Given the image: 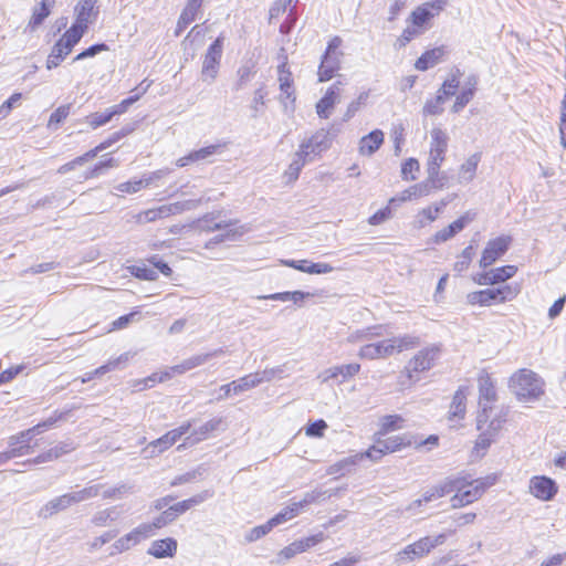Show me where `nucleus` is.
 <instances>
[{"mask_svg": "<svg viewBox=\"0 0 566 566\" xmlns=\"http://www.w3.org/2000/svg\"><path fill=\"white\" fill-rule=\"evenodd\" d=\"M544 380L535 371L522 368L514 373L509 387L520 401L532 402L544 395Z\"/></svg>", "mask_w": 566, "mask_h": 566, "instance_id": "f257e3e1", "label": "nucleus"}, {"mask_svg": "<svg viewBox=\"0 0 566 566\" xmlns=\"http://www.w3.org/2000/svg\"><path fill=\"white\" fill-rule=\"evenodd\" d=\"M213 493L209 490H205L187 500L180 501L174 505L168 506L151 523H144L150 526L151 536L155 535L156 531L172 523L179 515L186 513L193 506L203 503L206 500L212 497Z\"/></svg>", "mask_w": 566, "mask_h": 566, "instance_id": "f03ea898", "label": "nucleus"}, {"mask_svg": "<svg viewBox=\"0 0 566 566\" xmlns=\"http://www.w3.org/2000/svg\"><path fill=\"white\" fill-rule=\"evenodd\" d=\"M441 354V347L432 344L420 349L415 354L401 371V376H406L410 384L419 381V374L430 370Z\"/></svg>", "mask_w": 566, "mask_h": 566, "instance_id": "7ed1b4c3", "label": "nucleus"}, {"mask_svg": "<svg viewBox=\"0 0 566 566\" xmlns=\"http://www.w3.org/2000/svg\"><path fill=\"white\" fill-rule=\"evenodd\" d=\"M494 481L495 479L490 476L472 481L460 478V488L457 489L455 495L451 499L452 507L465 506L479 500L485 490L493 485Z\"/></svg>", "mask_w": 566, "mask_h": 566, "instance_id": "20e7f679", "label": "nucleus"}, {"mask_svg": "<svg viewBox=\"0 0 566 566\" xmlns=\"http://www.w3.org/2000/svg\"><path fill=\"white\" fill-rule=\"evenodd\" d=\"M342 44V40L338 36L332 39L322 56L321 64L318 66V81H329L340 67L342 53L338 48Z\"/></svg>", "mask_w": 566, "mask_h": 566, "instance_id": "39448f33", "label": "nucleus"}, {"mask_svg": "<svg viewBox=\"0 0 566 566\" xmlns=\"http://www.w3.org/2000/svg\"><path fill=\"white\" fill-rule=\"evenodd\" d=\"M151 537V528L144 523L133 528L129 533L116 539L112 545L109 556L122 554L138 545L140 542Z\"/></svg>", "mask_w": 566, "mask_h": 566, "instance_id": "423d86ee", "label": "nucleus"}, {"mask_svg": "<svg viewBox=\"0 0 566 566\" xmlns=\"http://www.w3.org/2000/svg\"><path fill=\"white\" fill-rule=\"evenodd\" d=\"M222 50H223V38L218 36L208 48L203 63H202V70L201 75L203 81L209 80L212 82L219 71L220 61L222 56Z\"/></svg>", "mask_w": 566, "mask_h": 566, "instance_id": "0eeeda50", "label": "nucleus"}, {"mask_svg": "<svg viewBox=\"0 0 566 566\" xmlns=\"http://www.w3.org/2000/svg\"><path fill=\"white\" fill-rule=\"evenodd\" d=\"M332 145L329 132L322 128L315 132L308 139H305L300 145L298 150L303 153L308 159L313 160L315 156L321 155L327 150Z\"/></svg>", "mask_w": 566, "mask_h": 566, "instance_id": "6e6552de", "label": "nucleus"}, {"mask_svg": "<svg viewBox=\"0 0 566 566\" xmlns=\"http://www.w3.org/2000/svg\"><path fill=\"white\" fill-rule=\"evenodd\" d=\"M511 243V238L506 235L497 237L493 240H490L486 243L482 252V256L480 259V266L486 269L496 262L501 256H503L509 250Z\"/></svg>", "mask_w": 566, "mask_h": 566, "instance_id": "1a4fd4ad", "label": "nucleus"}, {"mask_svg": "<svg viewBox=\"0 0 566 566\" xmlns=\"http://www.w3.org/2000/svg\"><path fill=\"white\" fill-rule=\"evenodd\" d=\"M531 493L541 501H551L558 492L556 482L545 475L533 476L530 481Z\"/></svg>", "mask_w": 566, "mask_h": 566, "instance_id": "9d476101", "label": "nucleus"}, {"mask_svg": "<svg viewBox=\"0 0 566 566\" xmlns=\"http://www.w3.org/2000/svg\"><path fill=\"white\" fill-rule=\"evenodd\" d=\"M517 272V268L515 265H503L496 269H491L490 271H484L474 276V281L479 285H494L504 283L509 279L513 277Z\"/></svg>", "mask_w": 566, "mask_h": 566, "instance_id": "9b49d317", "label": "nucleus"}, {"mask_svg": "<svg viewBox=\"0 0 566 566\" xmlns=\"http://www.w3.org/2000/svg\"><path fill=\"white\" fill-rule=\"evenodd\" d=\"M340 85L342 83L339 81L335 82L327 88L324 96L316 103V114L319 118L327 119L331 116L333 108L340 99Z\"/></svg>", "mask_w": 566, "mask_h": 566, "instance_id": "f8f14e48", "label": "nucleus"}, {"mask_svg": "<svg viewBox=\"0 0 566 566\" xmlns=\"http://www.w3.org/2000/svg\"><path fill=\"white\" fill-rule=\"evenodd\" d=\"M428 545L429 544L426 542L424 537H421L420 539L407 545L403 549L399 551L396 554V562L398 564H406L408 562L423 558L431 552Z\"/></svg>", "mask_w": 566, "mask_h": 566, "instance_id": "ddd939ff", "label": "nucleus"}, {"mask_svg": "<svg viewBox=\"0 0 566 566\" xmlns=\"http://www.w3.org/2000/svg\"><path fill=\"white\" fill-rule=\"evenodd\" d=\"M74 505L71 493H65L48 501L38 512V516L48 520L53 515L67 510Z\"/></svg>", "mask_w": 566, "mask_h": 566, "instance_id": "4468645a", "label": "nucleus"}, {"mask_svg": "<svg viewBox=\"0 0 566 566\" xmlns=\"http://www.w3.org/2000/svg\"><path fill=\"white\" fill-rule=\"evenodd\" d=\"M186 206L195 207L196 205L193 201L164 205L158 208L146 210L144 212V217L147 222H154L158 219L167 218L169 216L182 212L186 209Z\"/></svg>", "mask_w": 566, "mask_h": 566, "instance_id": "2eb2a0df", "label": "nucleus"}, {"mask_svg": "<svg viewBox=\"0 0 566 566\" xmlns=\"http://www.w3.org/2000/svg\"><path fill=\"white\" fill-rule=\"evenodd\" d=\"M474 219V214H471L470 212H465L460 218H458L455 221L450 223L447 228H443L442 230L438 231L433 237V242L439 244L443 243L451 238H453L457 233L462 231L468 223H470Z\"/></svg>", "mask_w": 566, "mask_h": 566, "instance_id": "dca6fc26", "label": "nucleus"}, {"mask_svg": "<svg viewBox=\"0 0 566 566\" xmlns=\"http://www.w3.org/2000/svg\"><path fill=\"white\" fill-rule=\"evenodd\" d=\"M392 354L394 349L390 339H385L363 346L359 349L358 356L364 359H378L389 357Z\"/></svg>", "mask_w": 566, "mask_h": 566, "instance_id": "f3484780", "label": "nucleus"}, {"mask_svg": "<svg viewBox=\"0 0 566 566\" xmlns=\"http://www.w3.org/2000/svg\"><path fill=\"white\" fill-rule=\"evenodd\" d=\"M224 353L223 348H218L212 352L206 354L195 355L182 360L180 364L171 367L172 373L175 374H184L188 370H191L198 366L206 364L209 359L213 357H218Z\"/></svg>", "mask_w": 566, "mask_h": 566, "instance_id": "a211bd4d", "label": "nucleus"}, {"mask_svg": "<svg viewBox=\"0 0 566 566\" xmlns=\"http://www.w3.org/2000/svg\"><path fill=\"white\" fill-rule=\"evenodd\" d=\"M448 135L441 128L431 130V148L429 159L443 163L444 154L448 148Z\"/></svg>", "mask_w": 566, "mask_h": 566, "instance_id": "6ab92c4d", "label": "nucleus"}, {"mask_svg": "<svg viewBox=\"0 0 566 566\" xmlns=\"http://www.w3.org/2000/svg\"><path fill=\"white\" fill-rule=\"evenodd\" d=\"M360 370V365L356 363L352 364H345V365H338L327 368L323 373V381H327L331 379H335L337 377H342V379L338 381L339 384L345 382L349 378H353L356 376Z\"/></svg>", "mask_w": 566, "mask_h": 566, "instance_id": "aec40b11", "label": "nucleus"}, {"mask_svg": "<svg viewBox=\"0 0 566 566\" xmlns=\"http://www.w3.org/2000/svg\"><path fill=\"white\" fill-rule=\"evenodd\" d=\"M97 2L98 0H80L74 9L75 21L88 28L98 15V9L95 8Z\"/></svg>", "mask_w": 566, "mask_h": 566, "instance_id": "412c9836", "label": "nucleus"}, {"mask_svg": "<svg viewBox=\"0 0 566 566\" xmlns=\"http://www.w3.org/2000/svg\"><path fill=\"white\" fill-rule=\"evenodd\" d=\"M176 552L177 541L172 537L154 541L147 551L155 558L172 557Z\"/></svg>", "mask_w": 566, "mask_h": 566, "instance_id": "4be33fe9", "label": "nucleus"}, {"mask_svg": "<svg viewBox=\"0 0 566 566\" xmlns=\"http://www.w3.org/2000/svg\"><path fill=\"white\" fill-rule=\"evenodd\" d=\"M382 143L384 133L380 129H374L360 138L359 154L363 156H371L380 148Z\"/></svg>", "mask_w": 566, "mask_h": 566, "instance_id": "5701e85b", "label": "nucleus"}, {"mask_svg": "<svg viewBox=\"0 0 566 566\" xmlns=\"http://www.w3.org/2000/svg\"><path fill=\"white\" fill-rule=\"evenodd\" d=\"M377 443L381 447L382 453H392L402 448L410 447L413 443V437L411 434H400L389 437L385 440H381L380 437L376 439Z\"/></svg>", "mask_w": 566, "mask_h": 566, "instance_id": "b1692460", "label": "nucleus"}, {"mask_svg": "<svg viewBox=\"0 0 566 566\" xmlns=\"http://www.w3.org/2000/svg\"><path fill=\"white\" fill-rule=\"evenodd\" d=\"M444 53L446 51L443 46L428 50L416 61L415 66L419 71H427L437 65L442 60Z\"/></svg>", "mask_w": 566, "mask_h": 566, "instance_id": "393cba45", "label": "nucleus"}, {"mask_svg": "<svg viewBox=\"0 0 566 566\" xmlns=\"http://www.w3.org/2000/svg\"><path fill=\"white\" fill-rule=\"evenodd\" d=\"M495 289H486L481 291L471 292L468 294L467 300L471 305L490 306L497 303V295Z\"/></svg>", "mask_w": 566, "mask_h": 566, "instance_id": "a878e982", "label": "nucleus"}, {"mask_svg": "<svg viewBox=\"0 0 566 566\" xmlns=\"http://www.w3.org/2000/svg\"><path fill=\"white\" fill-rule=\"evenodd\" d=\"M389 339L392 345L394 354L413 349L421 343L420 337L412 334L399 335Z\"/></svg>", "mask_w": 566, "mask_h": 566, "instance_id": "bb28decb", "label": "nucleus"}, {"mask_svg": "<svg viewBox=\"0 0 566 566\" xmlns=\"http://www.w3.org/2000/svg\"><path fill=\"white\" fill-rule=\"evenodd\" d=\"M403 418L400 415H387L380 418L379 429L375 433L376 437H384L387 433L401 429Z\"/></svg>", "mask_w": 566, "mask_h": 566, "instance_id": "cd10ccee", "label": "nucleus"}, {"mask_svg": "<svg viewBox=\"0 0 566 566\" xmlns=\"http://www.w3.org/2000/svg\"><path fill=\"white\" fill-rule=\"evenodd\" d=\"M55 0H41L40 7H35L32 12V17L29 21V27L35 29L43 23V21L50 15L51 9L54 6Z\"/></svg>", "mask_w": 566, "mask_h": 566, "instance_id": "c85d7f7f", "label": "nucleus"}, {"mask_svg": "<svg viewBox=\"0 0 566 566\" xmlns=\"http://www.w3.org/2000/svg\"><path fill=\"white\" fill-rule=\"evenodd\" d=\"M119 517V513L115 506L97 511L91 518V523L96 527H105Z\"/></svg>", "mask_w": 566, "mask_h": 566, "instance_id": "c756f323", "label": "nucleus"}, {"mask_svg": "<svg viewBox=\"0 0 566 566\" xmlns=\"http://www.w3.org/2000/svg\"><path fill=\"white\" fill-rule=\"evenodd\" d=\"M214 213H207L195 222V228L199 231L211 232L226 229L231 226V222H216Z\"/></svg>", "mask_w": 566, "mask_h": 566, "instance_id": "7c9ffc66", "label": "nucleus"}, {"mask_svg": "<svg viewBox=\"0 0 566 566\" xmlns=\"http://www.w3.org/2000/svg\"><path fill=\"white\" fill-rule=\"evenodd\" d=\"M179 439L177 438V434L174 433L172 430L165 433L163 437L151 441L146 450H149L151 454L161 453L168 448H170L172 444H175Z\"/></svg>", "mask_w": 566, "mask_h": 566, "instance_id": "2f4dec72", "label": "nucleus"}, {"mask_svg": "<svg viewBox=\"0 0 566 566\" xmlns=\"http://www.w3.org/2000/svg\"><path fill=\"white\" fill-rule=\"evenodd\" d=\"M479 402H486L488 405H491V402L496 400L495 387L489 375L479 379Z\"/></svg>", "mask_w": 566, "mask_h": 566, "instance_id": "473e14b6", "label": "nucleus"}, {"mask_svg": "<svg viewBox=\"0 0 566 566\" xmlns=\"http://www.w3.org/2000/svg\"><path fill=\"white\" fill-rule=\"evenodd\" d=\"M360 460H361V455H358V453L347 457V458H344V459L337 461L336 463H334L333 465H331L328 473H331V474L339 473L342 475H344L346 473H350Z\"/></svg>", "mask_w": 566, "mask_h": 566, "instance_id": "72a5a7b5", "label": "nucleus"}, {"mask_svg": "<svg viewBox=\"0 0 566 566\" xmlns=\"http://www.w3.org/2000/svg\"><path fill=\"white\" fill-rule=\"evenodd\" d=\"M86 30L87 27L75 21L70 29L65 31L61 40H63L67 46L74 48L81 41Z\"/></svg>", "mask_w": 566, "mask_h": 566, "instance_id": "f704fd0d", "label": "nucleus"}, {"mask_svg": "<svg viewBox=\"0 0 566 566\" xmlns=\"http://www.w3.org/2000/svg\"><path fill=\"white\" fill-rule=\"evenodd\" d=\"M223 420L222 418H213L195 429L192 436H195V441H202L207 439L213 431L220 429Z\"/></svg>", "mask_w": 566, "mask_h": 566, "instance_id": "c9c22d12", "label": "nucleus"}, {"mask_svg": "<svg viewBox=\"0 0 566 566\" xmlns=\"http://www.w3.org/2000/svg\"><path fill=\"white\" fill-rule=\"evenodd\" d=\"M304 151L297 150L294 155V158L292 163L290 164L287 170L285 171V175L287 176L290 181H295L302 168L305 166L307 161H311L304 154Z\"/></svg>", "mask_w": 566, "mask_h": 566, "instance_id": "e433bc0d", "label": "nucleus"}, {"mask_svg": "<svg viewBox=\"0 0 566 566\" xmlns=\"http://www.w3.org/2000/svg\"><path fill=\"white\" fill-rule=\"evenodd\" d=\"M481 160V155L479 153H475L471 155L464 164L460 167V176L465 181L473 180L475 176V171L478 168V165Z\"/></svg>", "mask_w": 566, "mask_h": 566, "instance_id": "4c0bfd02", "label": "nucleus"}, {"mask_svg": "<svg viewBox=\"0 0 566 566\" xmlns=\"http://www.w3.org/2000/svg\"><path fill=\"white\" fill-rule=\"evenodd\" d=\"M103 484H93L83 488L82 490L70 492L74 504L96 497L101 494Z\"/></svg>", "mask_w": 566, "mask_h": 566, "instance_id": "58836bf2", "label": "nucleus"}, {"mask_svg": "<svg viewBox=\"0 0 566 566\" xmlns=\"http://www.w3.org/2000/svg\"><path fill=\"white\" fill-rule=\"evenodd\" d=\"M311 295H312L311 293H306V292H302V291H293V292L274 293V294H271L268 296H263L262 298L275 300V301H282V302L292 301L295 304H297V303L302 302L303 300L310 297Z\"/></svg>", "mask_w": 566, "mask_h": 566, "instance_id": "ea45409f", "label": "nucleus"}, {"mask_svg": "<svg viewBox=\"0 0 566 566\" xmlns=\"http://www.w3.org/2000/svg\"><path fill=\"white\" fill-rule=\"evenodd\" d=\"M465 413V394L462 389H458L453 395L450 406V415L452 418H463Z\"/></svg>", "mask_w": 566, "mask_h": 566, "instance_id": "a19ab883", "label": "nucleus"}, {"mask_svg": "<svg viewBox=\"0 0 566 566\" xmlns=\"http://www.w3.org/2000/svg\"><path fill=\"white\" fill-rule=\"evenodd\" d=\"M284 67H285V64H282L281 66H279L280 90L285 95L286 98H292L293 101H295L294 92L292 90V84H293L292 74L290 71H285Z\"/></svg>", "mask_w": 566, "mask_h": 566, "instance_id": "79ce46f5", "label": "nucleus"}, {"mask_svg": "<svg viewBox=\"0 0 566 566\" xmlns=\"http://www.w3.org/2000/svg\"><path fill=\"white\" fill-rule=\"evenodd\" d=\"M261 382L258 371L253 374L245 375L238 380H235L234 394H240L245 390L252 389L259 386Z\"/></svg>", "mask_w": 566, "mask_h": 566, "instance_id": "37998d69", "label": "nucleus"}, {"mask_svg": "<svg viewBox=\"0 0 566 566\" xmlns=\"http://www.w3.org/2000/svg\"><path fill=\"white\" fill-rule=\"evenodd\" d=\"M433 17L431 10L428 7H418L410 14V22L418 29L423 27Z\"/></svg>", "mask_w": 566, "mask_h": 566, "instance_id": "c03bdc74", "label": "nucleus"}, {"mask_svg": "<svg viewBox=\"0 0 566 566\" xmlns=\"http://www.w3.org/2000/svg\"><path fill=\"white\" fill-rule=\"evenodd\" d=\"M461 76V70L459 67H454L449 74L448 78L442 83L441 87L447 92L448 95H455V92L460 85Z\"/></svg>", "mask_w": 566, "mask_h": 566, "instance_id": "a18cd8bd", "label": "nucleus"}, {"mask_svg": "<svg viewBox=\"0 0 566 566\" xmlns=\"http://www.w3.org/2000/svg\"><path fill=\"white\" fill-rule=\"evenodd\" d=\"M474 254L475 251L473 245H468L458 256V261L454 263L453 270L458 273L465 271L469 268Z\"/></svg>", "mask_w": 566, "mask_h": 566, "instance_id": "49530a36", "label": "nucleus"}, {"mask_svg": "<svg viewBox=\"0 0 566 566\" xmlns=\"http://www.w3.org/2000/svg\"><path fill=\"white\" fill-rule=\"evenodd\" d=\"M130 273L137 279L147 281H155L158 277L157 271L145 263L130 266Z\"/></svg>", "mask_w": 566, "mask_h": 566, "instance_id": "de8ad7c7", "label": "nucleus"}, {"mask_svg": "<svg viewBox=\"0 0 566 566\" xmlns=\"http://www.w3.org/2000/svg\"><path fill=\"white\" fill-rule=\"evenodd\" d=\"M297 514V509L294 507V505L291 503L273 517H271L268 522L271 524V527L274 528L275 526L295 517Z\"/></svg>", "mask_w": 566, "mask_h": 566, "instance_id": "09e8293b", "label": "nucleus"}, {"mask_svg": "<svg viewBox=\"0 0 566 566\" xmlns=\"http://www.w3.org/2000/svg\"><path fill=\"white\" fill-rule=\"evenodd\" d=\"M265 96H266V91H265L264 86H261L254 91L253 99L250 105V108L252 111V114H251L252 118H256L263 112V106L265 104Z\"/></svg>", "mask_w": 566, "mask_h": 566, "instance_id": "8fccbe9b", "label": "nucleus"}, {"mask_svg": "<svg viewBox=\"0 0 566 566\" xmlns=\"http://www.w3.org/2000/svg\"><path fill=\"white\" fill-rule=\"evenodd\" d=\"M497 303H504L507 301H512L520 293L518 284H505L501 287H496Z\"/></svg>", "mask_w": 566, "mask_h": 566, "instance_id": "3c124183", "label": "nucleus"}, {"mask_svg": "<svg viewBox=\"0 0 566 566\" xmlns=\"http://www.w3.org/2000/svg\"><path fill=\"white\" fill-rule=\"evenodd\" d=\"M419 169V161L415 158H409L401 165V178L406 181L416 180V172H418Z\"/></svg>", "mask_w": 566, "mask_h": 566, "instance_id": "603ef678", "label": "nucleus"}, {"mask_svg": "<svg viewBox=\"0 0 566 566\" xmlns=\"http://www.w3.org/2000/svg\"><path fill=\"white\" fill-rule=\"evenodd\" d=\"M433 488L436 490V495H438L440 499L453 491H457V489L460 488V478H448L442 483L434 485Z\"/></svg>", "mask_w": 566, "mask_h": 566, "instance_id": "864d4df0", "label": "nucleus"}, {"mask_svg": "<svg viewBox=\"0 0 566 566\" xmlns=\"http://www.w3.org/2000/svg\"><path fill=\"white\" fill-rule=\"evenodd\" d=\"M369 93L368 92H361L358 97L349 103L347 106V109L344 114L343 120L348 122L350 118L355 116V114L359 111L360 106L366 103L368 99Z\"/></svg>", "mask_w": 566, "mask_h": 566, "instance_id": "5fc2aeb1", "label": "nucleus"}, {"mask_svg": "<svg viewBox=\"0 0 566 566\" xmlns=\"http://www.w3.org/2000/svg\"><path fill=\"white\" fill-rule=\"evenodd\" d=\"M481 433L479 434L476 441H475V446H474V450L480 453L482 452V454H484V452L489 449V447L492 444V442L495 441V436L492 434V431H486V430H480Z\"/></svg>", "mask_w": 566, "mask_h": 566, "instance_id": "6e6d98bb", "label": "nucleus"}, {"mask_svg": "<svg viewBox=\"0 0 566 566\" xmlns=\"http://www.w3.org/2000/svg\"><path fill=\"white\" fill-rule=\"evenodd\" d=\"M71 105H61L57 107L49 118L48 127L59 126L70 115Z\"/></svg>", "mask_w": 566, "mask_h": 566, "instance_id": "4d7b16f0", "label": "nucleus"}, {"mask_svg": "<svg viewBox=\"0 0 566 566\" xmlns=\"http://www.w3.org/2000/svg\"><path fill=\"white\" fill-rule=\"evenodd\" d=\"M62 418H63V413H61V412L57 413L55 411L53 416L49 417L44 421L39 422L38 424H35L32 428H30L29 432H32L33 436L34 434H40V433L44 432L45 430L52 428Z\"/></svg>", "mask_w": 566, "mask_h": 566, "instance_id": "13d9d810", "label": "nucleus"}, {"mask_svg": "<svg viewBox=\"0 0 566 566\" xmlns=\"http://www.w3.org/2000/svg\"><path fill=\"white\" fill-rule=\"evenodd\" d=\"M470 90H463L457 95L455 102L451 107L452 113H460L474 97Z\"/></svg>", "mask_w": 566, "mask_h": 566, "instance_id": "bf43d9fd", "label": "nucleus"}, {"mask_svg": "<svg viewBox=\"0 0 566 566\" xmlns=\"http://www.w3.org/2000/svg\"><path fill=\"white\" fill-rule=\"evenodd\" d=\"M448 205V201L447 200H441L438 205L436 206H429L427 208H423L422 210L419 211V216L420 217H423L429 223L430 222H433L439 213L441 212V210Z\"/></svg>", "mask_w": 566, "mask_h": 566, "instance_id": "052dcab7", "label": "nucleus"}, {"mask_svg": "<svg viewBox=\"0 0 566 566\" xmlns=\"http://www.w3.org/2000/svg\"><path fill=\"white\" fill-rule=\"evenodd\" d=\"M113 117H114V114L112 113V109L107 108L105 112L92 114L87 118H88V124L91 125V127L97 128V127L103 126V125L107 124L108 122H111Z\"/></svg>", "mask_w": 566, "mask_h": 566, "instance_id": "680f3d73", "label": "nucleus"}, {"mask_svg": "<svg viewBox=\"0 0 566 566\" xmlns=\"http://www.w3.org/2000/svg\"><path fill=\"white\" fill-rule=\"evenodd\" d=\"M273 528L271 527V524L269 522L262 524V525H258L253 528H251L247 535H245V539L247 542L249 543H252V542H255L260 538H262L263 536H265L268 533H270Z\"/></svg>", "mask_w": 566, "mask_h": 566, "instance_id": "e2e57ef3", "label": "nucleus"}, {"mask_svg": "<svg viewBox=\"0 0 566 566\" xmlns=\"http://www.w3.org/2000/svg\"><path fill=\"white\" fill-rule=\"evenodd\" d=\"M117 535V531H106L102 535L95 537L91 543H88L90 552H94L99 549L103 545L111 542Z\"/></svg>", "mask_w": 566, "mask_h": 566, "instance_id": "0e129e2a", "label": "nucleus"}, {"mask_svg": "<svg viewBox=\"0 0 566 566\" xmlns=\"http://www.w3.org/2000/svg\"><path fill=\"white\" fill-rule=\"evenodd\" d=\"M132 488L127 484H119L114 488H109L101 491L103 499H122L125 494L130 492Z\"/></svg>", "mask_w": 566, "mask_h": 566, "instance_id": "69168bd1", "label": "nucleus"}, {"mask_svg": "<svg viewBox=\"0 0 566 566\" xmlns=\"http://www.w3.org/2000/svg\"><path fill=\"white\" fill-rule=\"evenodd\" d=\"M479 406L481 410L479 411L476 416V428L478 430H485V424H488L490 421V413L492 412L491 405H488L486 402H479Z\"/></svg>", "mask_w": 566, "mask_h": 566, "instance_id": "338daca9", "label": "nucleus"}, {"mask_svg": "<svg viewBox=\"0 0 566 566\" xmlns=\"http://www.w3.org/2000/svg\"><path fill=\"white\" fill-rule=\"evenodd\" d=\"M303 552H304V546L301 545L298 541H295L280 551L279 558L287 560Z\"/></svg>", "mask_w": 566, "mask_h": 566, "instance_id": "774afa93", "label": "nucleus"}]
</instances>
